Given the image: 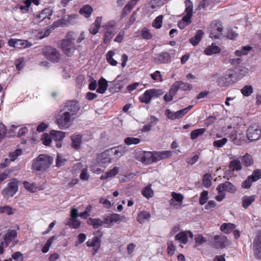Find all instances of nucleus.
<instances>
[{
    "instance_id": "f257e3e1",
    "label": "nucleus",
    "mask_w": 261,
    "mask_h": 261,
    "mask_svg": "<svg viewBox=\"0 0 261 261\" xmlns=\"http://www.w3.org/2000/svg\"><path fill=\"white\" fill-rule=\"evenodd\" d=\"M54 161L53 158L47 154H40L33 161L32 169L44 172L49 168Z\"/></svg>"
},
{
    "instance_id": "f03ea898",
    "label": "nucleus",
    "mask_w": 261,
    "mask_h": 261,
    "mask_svg": "<svg viewBox=\"0 0 261 261\" xmlns=\"http://www.w3.org/2000/svg\"><path fill=\"white\" fill-rule=\"evenodd\" d=\"M237 190V188L230 181H226L220 184L216 188L218 194L216 196L215 199L218 202H221L225 199L226 192L234 194Z\"/></svg>"
},
{
    "instance_id": "7ed1b4c3",
    "label": "nucleus",
    "mask_w": 261,
    "mask_h": 261,
    "mask_svg": "<svg viewBox=\"0 0 261 261\" xmlns=\"http://www.w3.org/2000/svg\"><path fill=\"white\" fill-rule=\"evenodd\" d=\"M75 39V33L72 32H70L67 34L65 39L62 41V49L64 54L67 56H72L76 50V47L74 43Z\"/></svg>"
},
{
    "instance_id": "20e7f679",
    "label": "nucleus",
    "mask_w": 261,
    "mask_h": 261,
    "mask_svg": "<svg viewBox=\"0 0 261 261\" xmlns=\"http://www.w3.org/2000/svg\"><path fill=\"white\" fill-rule=\"evenodd\" d=\"M186 9L185 11V15L182 20L178 22V27L180 29H184L187 25L191 23V19L193 16V3L190 0L185 1Z\"/></svg>"
},
{
    "instance_id": "39448f33",
    "label": "nucleus",
    "mask_w": 261,
    "mask_h": 261,
    "mask_svg": "<svg viewBox=\"0 0 261 261\" xmlns=\"http://www.w3.org/2000/svg\"><path fill=\"white\" fill-rule=\"evenodd\" d=\"M74 119L68 112H61L56 117V124L59 128L61 129H67L69 128L72 124Z\"/></svg>"
},
{
    "instance_id": "423d86ee",
    "label": "nucleus",
    "mask_w": 261,
    "mask_h": 261,
    "mask_svg": "<svg viewBox=\"0 0 261 261\" xmlns=\"http://www.w3.org/2000/svg\"><path fill=\"white\" fill-rule=\"evenodd\" d=\"M19 180L16 178L12 179L7 185L6 188L2 191V194L6 199L13 197L18 191Z\"/></svg>"
},
{
    "instance_id": "0eeeda50",
    "label": "nucleus",
    "mask_w": 261,
    "mask_h": 261,
    "mask_svg": "<svg viewBox=\"0 0 261 261\" xmlns=\"http://www.w3.org/2000/svg\"><path fill=\"white\" fill-rule=\"evenodd\" d=\"M164 92L158 89H151L146 91L143 94L139 97V100L141 102L148 104L151 101L153 98L158 97L162 95Z\"/></svg>"
},
{
    "instance_id": "6e6552de",
    "label": "nucleus",
    "mask_w": 261,
    "mask_h": 261,
    "mask_svg": "<svg viewBox=\"0 0 261 261\" xmlns=\"http://www.w3.org/2000/svg\"><path fill=\"white\" fill-rule=\"evenodd\" d=\"M223 27L221 23L217 20L214 21L210 28V37L213 39H219L222 35Z\"/></svg>"
},
{
    "instance_id": "1a4fd4ad",
    "label": "nucleus",
    "mask_w": 261,
    "mask_h": 261,
    "mask_svg": "<svg viewBox=\"0 0 261 261\" xmlns=\"http://www.w3.org/2000/svg\"><path fill=\"white\" fill-rule=\"evenodd\" d=\"M43 54L48 59L53 62H58L60 59L59 51L51 46H46L43 49Z\"/></svg>"
},
{
    "instance_id": "9d476101",
    "label": "nucleus",
    "mask_w": 261,
    "mask_h": 261,
    "mask_svg": "<svg viewBox=\"0 0 261 261\" xmlns=\"http://www.w3.org/2000/svg\"><path fill=\"white\" fill-rule=\"evenodd\" d=\"M9 46L21 49L29 48L32 46L33 44L27 40L11 38L8 41Z\"/></svg>"
},
{
    "instance_id": "9b49d317",
    "label": "nucleus",
    "mask_w": 261,
    "mask_h": 261,
    "mask_svg": "<svg viewBox=\"0 0 261 261\" xmlns=\"http://www.w3.org/2000/svg\"><path fill=\"white\" fill-rule=\"evenodd\" d=\"M232 76L230 73V69L227 70L218 79L217 81L218 85L220 87H226L231 85L234 83Z\"/></svg>"
},
{
    "instance_id": "f8f14e48",
    "label": "nucleus",
    "mask_w": 261,
    "mask_h": 261,
    "mask_svg": "<svg viewBox=\"0 0 261 261\" xmlns=\"http://www.w3.org/2000/svg\"><path fill=\"white\" fill-rule=\"evenodd\" d=\"M192 106H190L185 109L178 111L177 112H172L170 110H166L165 114L167 117L171 120L179 119L185 116L192 108Z\"/></svg>"
},
{
    "instance_id": "ddd939ff",
    "label": "nucleus",
    "mask_w": 261,
    "mask_h": 261,
    "mask_svg": "<svg viewBox=\"0 0 261 261\" xmlns=\"http://www.w3.org/2000/svg\"><path fill=\"white\" fill-rule=\"evenodd\" d=\"M249 72L248 69L245 66H239L235 70L230 69V73L235 82H238L245 76Z\"/></svg>"
},
{
    "instance_id": "4468645a",
    "label": "nucleus",
    "mask_w": 261,
    "mask_h": 261,
    "mask_svg": "<svg viewBox=\"0 0 261 261\" xmlns=\"http://www.w3.org/2000/svg\"><path fill=\"white\" fill-rule=\"evenodd\" d=\"M80 110V106L79 103L74 101H69L67 103V105L64 108L63 111L64 112H68V115H70L74 119Z\"/></svg>"
},
{
    "instance_id": "2eb2a0df",
    "label": "nucleus",
    "mask_w": 261,
    "mask_h": 261,
    "mask_svg": "<svg viewBox=\"0 0 261 261\" xmlns=\"http://www.w3.org/2000/svg\"><path fill=\"white\" fill-rule=\"evenodd\" d=\"M122 217L117 214H113L106 216L103 219V223L107 227H112L114 223H119L122 220Z\"/></svg>"
},
{
    "instance_id": "dca6fc26",
    "label": "nucleus",
    "mask_w": 261,
    "mask_h": 261,
    "mask_svg": "<svg viewBox=\"0 0 261 261\" xmlns=\"http://www.w3.org/2000/svg\"><path fill=\"white\" fill-rule=\"evenodd\" d=\"M172 198L169 201L170 204L175 208L180 207L182 203L184 197L180 193L172 192L171 193Z\"/></svg>"
},
{
    "instance_id": "f3484780",
    "label": "nucleus",
    "mask_w": 261,
    "mask_h": 261,
    "mask_svg": "<svg viewBox=\"0 0 261 261\" xmlns=\"http://www.w3.org/2000/svg\"><path fill=\"white\" fill-rule=\"evenodd\" d=\"M254 255L258 258H261V231L258 232L252 244Z\"/></svg>"
},
{
    "instance_id": "a211bd4d",
    "label": "nucleus",
    "mask_w": 261,
    "mask_h": 261,
    "mask_svg": "<svg viewBox=\"0 0 261 261\" xmlns=\"http://www.w3.org/2000/svg\"><path fill=\"white\" fill-rule=\"evenodd\" d=\"M112 158L110 150L108 149L98 155L97 162L99 165L111 163L114 161Z\"/></svg>"
},
{
    "instance_id": "6ab92c4d",
    "label": "nucleus",
    "mask_w": 261,
    "mask_h": 261,
    "mask_svg": "<svg viewBox=\"0 0 261 261\" xmlns=\"http://www.w3.org/2000/svg\"><path fill=\"white\" fill-rule=\"evenodd\" d=\"M261 129L258 127H250L247 132V136L250 141H255L260 138Z\"/></svg>"
},
{
    "instance_id": "aec40b11",
    "label": "nucleus",
    "mask_w": 261,
    "mask_h": 261,
    "mask_svg": "<svg viewBox=\"0 0 261 261\" xmlns=\"http://www.w3.org/2000/svg\"><path fill=\"white\" fill-rule=\"evenodd\" d=\"M109 150L114 161L123 156L127 150L126 148L124 146H119Z\"/></svg>"
},
{
    "instance_id": "412c9836",
    "label": "nucleus",
    "mask_w": 261,
    "mask_h": 261,
    "mask_svg": "<svg viewBox=\"0 0 261 261\" xmlns=\"http://www.w3.org/2000/svg\"><path fill=\"white\" fill-rule=\"evenodd\" d=\"M230 138L237 145H242L245 142V135L242 131L231 134Z\"/></svg>"
},
{
    "instance_id": "4be33fe9",
    "label": "nucleus",
    "mask_w": 261,
    "mask_h": 261,
    "mask_svg": "<svg viewBox=\"0 0 261 261\" xmlns=\"http://www.w3.org/2000/svg\"><path fill=\"white\" fill-rule=\"evenodd\" d=\"M188 237L193 238V235L190 231H183L177 233L175 236V239L180 243L186 244L188 241Z\"/></svg>"
},
{
    "instance_id": "5701e85b",
    "label": "nucleus",
    "mask_w": 261,
    "mask_h": 261,
    "mask_svg": "<svg viewBox=\"0 0 261 261\" xmlns=\"http://www.w3.org/2000/svg\"><path fill=\"white\" fill-rule=\"evenodd\" d=\"M170 58V55L167 53H162L156 55L153 58V61L158 64L167 63Z\"/></svg>"
},
{
    "instance_id": "b1692460",
    "label": "nucleus",
    "mask_w": 261,
    "mask_h": 261,
    "mask_svg": "<svg viewBox=\"0 0 261 261\" xmlns=\"http://www.w3.org/2000/svg\"><path fill=\"white\" fill-rule=\"evenodd\" d=\"M154 153L150 151L143 152L141 157V161L144 164H149L155 162L154 159Z\"/></svg>"
},
{
    "instance_id": "393cba45",
    "label": "nucleus",
    "mask_w": 261,
    "mask_h": 261,
    "mask_svg": "<svg viewBox=\"0 0 261 261\" xmlns=\"http://www.w3.org/2000/svg\"><path fill=\"white\" fill-rule=\"evenodd\" d=\"M154 159L155 160V162L166 159L172 156V152L170 150L158 151L154 152Z\"/></svg>"
},
{
    "instance_id": "a878e982",
    "label": "nucleus",
    "mask_w": 261,
    "mask_h": 261,
    "mask_svg": "<svg viewBox=\"0 0 261 261\" xmlns=\"http://www.w3.org/2000/svg\"><path fill=\"white\" fill-rule=\"evenodd\" d=\"M86 243L88 247L93 248L94 254L97 252L100 247V240L99 238L97 237H94L89 239Z\"/></svg>"
},
{
    "instance_id": "bb28decb",
    "label": "nucleus",
    "mask_w": 261,
    "mask_h": 261,
    "mask_svg": "<svg viewBox=\"0 0 261 261\" xmlns=\"http://www.w3.org/2000/svg\"><path fill=\"white\" fill-rule=\"evenodd\" d=\"M220 52V47L215 43H213L211 45L207 46L204 50V54L207 56H212L219 54Z\"/></svg>"
},
{
    "instance_id": "cd10ccee",
    "label": "nucleus",
    "mask_w": 261,
    "mask_h": 261,
    "mask_svg": "<svg viewBox=\"0 0 261 261\" xmlns=\"http://www.w3.org/2000/svg\"><path fill=\"white\" fill-rule=\"evenodd\" d=\"M52 14L53 10L50 8H45L38 15H37L36 18L39 22L46 19L49 20L50 19V16Z\"/></svg>"
},
{
    "instance_id": "c85d7f7f",
    "label": "nucleus",
    "mask_w": 261,
    "mask_h": 261,
    "mask_svg": "<svg viewBox=\"0 0 261 261\" xmlns=\"http://www.w3.org/2000/svg\"><path fill=\"white\" fill-rule=\"evenodd\" d=\"M102 21V17H97L95 20L94 22L93 23L90 27L89 31L90 34L92 35H95L97 34L99 30L101 23Z\"/></svg>"
},
{
    "instance_id": "c756f323",
    "label": "nucleus",
    "mask_w": 261,
    "mask_h": 261,
    "mask_svg": "<svg viewBox=\"0 0 261 261\" xmlns=\"http://www.w3.org/2000/svg\"><path fill=\"white\" fill-rule=\"evenodd\" d=\"M17 232L15 230L8 231L4 237V241L1 243V245L7 247L10 242L17 236Z\"/></svg>"
},
{
    "instance_id": "7c9ffc66",
    "label": "nucleus",
    "mask_w": 261,
    "mask_h": 261,
    "mask_svg": "<svg viewBox=\"0 0 261 261\" xmlns=\"http://www.w3.org/2000/svg\"><path fill=\"white\" fill-rule=\"evenodd\" d=\"M215 242L214 244L216 248H224L227 241V239L224 236H216L214 237Z\"/></svg>"
},
{
    "instance_id": "2f4dec72",
    "label": "nucleus",
    "mask_w": 261,
    "mask_h": 261,
    "mask_svg": "<svg viewBox=\"0 0 261 261\" xmlns=\"http://www.w3.org/2000/svg\"><path fill=\"white\" fill-rule=\"evenodd\" d=\"M119 171L118 167H114L113 169L107 171L103 174L101 175L100 179L101 180H105L109 178H112L116 175Z\"/></svg>"
},
{
    "instance_id": "473e14b6",
    "label": "nucleus",
    "mask_w": 261,
    "mask_h": 261,
    "mask_svg": "<svg viewBox=\"0 0 261 261\" xmlns=\"http://www.w3.org/2000/svg\"><path fill=\"white\" fill-rule=\"evenodd\" d=\"M255 195H245L242 197V206L244 208H248L255 200Z\"/></svg>"
},
{
    "instance_id": "72a5a7b5",
    "label": "nucleus",
    "mask_w": 261,
    "mask_h": 261,
    "mask_svg": "<svg viewBox=\"0 0 261 261\" xmlns=\"http://www.w3.org/2000/svg\"><path fill=\"white\" fill-rule=\"evenodd\" d=\"M51 138L56 141H61L65 137L66 133L59 130H52L50 132Z\"/></svg>"
},
{
    "instance_id": "f704fd0d",
    "label": "nucleus",
    "mask_w": 261,
    "mask_h": 261,
    "mask_svg": "<svg viewBox=\"0 0 261 261\" xmlns=\"http://www.w3.org/2000/svg\"><path fill=\"white\" fill-rule=\"evenodd\" d=\"M236 226L231 223H224L220 226L221 231L224 233H229L234 230Z\"/></svg>"
},
{
    "instance_id": "c9c22d12",
    "label": "nucleus",
    "mask_w": 261,
    "mask_h": 261,
    "mask_svg": "<svg viewBox=\"0 0 261 261\" xmlns=\"http://www.w3.org/2000/svg\"><path fill=\"white\" fill-rule=\"evenodd\" d=\"M92 12L93 8L89 5H85L83 7L80 9L79 11V13L87 18L90 17Z\"/></svg>"
},
{
    "instance_id": "e433bc0d",
    "label": "nucleus",
    "mask_w": 261,
    "mask_h": 261,
    "mask_svg": "<svg viewBox=\"0 0 261 261\" xmlns=\"http://www.w3.org/2000/svg\"><path fill=\"white\" fill-rule=\"evenodd\" d=\"M72 141V147L78 149L80 148L82 143V136L80 135H74L71 138Z\"/></svg>"
},
{
    "instance_id": "4c0bfd02",
    "label": "nucleus",
    "mask_w": 261,
    "mask_h": 261,
    "mask_svg": "<svg viewBox=\"0 0 261 261\" xmlns=\"http://www.w3.org/2000/svg\"><path fill=\"white\" fill-rule=\"evenodd\" d=\"M98 87L97 90V92L99 93L103 94L106 92L108 88V82L105 79L101 78L98 81Z\"/></svg>"
},
{
    "instance_id": "58836bf2",
    "label": "nucleus",
    "mask_w": 261,
    "mask_h": 261,
    "mask_svg": "<svg viewBox=\"0 0 261 261\" xmlns=\"http://www.w3.org/2000/svg\"><path fill=\"white\" fill-rule=\"evenodd\" d=\"M203 32L202 30H198L195 36L194 37H192L190 39V43L194 46H196L197 45L199 42L201 41L203 35Z\"/></svg>"
},
{
    "instance_id": "ea45409f",
    "label": "nucleus",
    "mask_w": 261,
    "mask_h": 261,
    "mask_svg": "<svg viewBox=\"0 0 261 261\" xmlns=\"http://www.w3.org/2000/svg\"><path fill=\"white\" fill-rule=\"evenodd\" d=\"M252 49V47L249 45L244 46L241 48L235 51V55L238 57L247 55L248 53Z\"/></svg>"
},
{
    "instance_id": "a19ab883",
    "label": "nucleus",
    "mask_w": 261,
    "mask_h": 261,
    "mask_svg": "<svg viewBox=\"0 0 261 261\" xmlns=\"http://www.w3.org/2000/svg\"><path fill=\"white\" fill-rule=\"evenodd\" d=\"M150 218V214L149 212L146 211L140 212L137 216V221L140 223H143L146 220H148Z\"/></svg>"
},
{
    "instance_id": "79ce46f5",
    "label": "nucleus",
    "mask_w": 261,
    "mask_h": 261,
    "mask_svg": "<svg viewBox=\"0 0 261 261\" xmlns=\"http://www.w3.org/2000/svg\"><path fill=\"white\" fill-rule=\"evenodd\" d=\"M115 53L113 50L109 51L106 55L107 62L112 66H115L118 64V62L113 58Z\"/></svg>"
},
{
    "instance_id": "37998d69",
    "label": "nucleus",
    "mask_w": 261,
    "mask_h": 261,
    "mask_svg": "<svg viewBox=\"0 0 261 261\" xmlns=\"http://www.w3.org/2000/svg\"><path fill=\"white\" fill-rule=\"evenodd\" d=\"M151 187V185L149 184L142 190V194L146 198L148 199L153 196L154 192Z\"/></svg>"
},
{
    "instance_id": "c03bdc74",
    "label": "nucleus",
    "mask_w": 261,
    "mask_h": 261,
    "mask_svg": "<svg viewBox=\"0 0 261 261\" xmlns=\"http://www.w3.org/2000/svg\"><path fill=\"white\" fill-rule=\"evenodd\" d=\"M24 188L31 193H35L37 191V186L35 183H30L24 181L23 182Z\"/></svg>"
},
{
    "instance_id": "a18cd8bd",
    "label": "nucleus",
    "mask_w": 261,
    "mask_h": 261,
    "mask_svg": "<svg viewBox=\"0 0 261 261\" xmlns=\"http://www.w3.org/2000/svg\"><path fill=\"white\" fill-rule=\"evenodd\" d=\"M87 223L88 224L93 226V228H97L102 225L103 221L100 219L89 218Z\"/></svg>"
},
{
    "instance_id": "49530a36",
    "label": "nucleus",
    "mask_w": 261,
    "mask_h": 261,
    "mask_svg": "<svg viewBox=\"0 0 261 261\" xmlns=\"http://www.w3.org/2000/svg\"><path fill=\"white\" fill-rule=\"evenodd\" d=\"M56 239V237L54 236L50 238L46 242V243L45 244V245L43 246L42 248L41 251L43 253H47L49 250V248L52 245L53 242L54 240Z\"/></svg>"
},
{
    "instance_id": "de8ad7c7",
    "label": "nucleus",
    "mask_w": 261,
    "mask_h": 261,
    "mask_svg": "<svg viewBox=\"0 0 261 261\" xmlns=\"http://www.w3.org/2000/svg\"><path fill=\"white\" fill-rule=\"evenodd\" d=\"M66 225L72 228L77 229L80 227L81 222L77 219L69 218Z\"/></svg>"
},
{
    "instance_id": "09e8293b",
    "label": "nucleus",
    "mask_w": 261,
    "mask_h": 261,
    "mask_svg": "<svg viewBox=\"0 0 261 261\" xmlns=\"http://www.w3.org/2000/svg\"><path fill=\"white\" fill-rule=\"evenodd\" d=\"M116 33V30H106V32L105 33L104 43H107L109 42L112 39Z\"/></svg>"
},
{
    "instance_id": "8fccbe9b",
    "label": "nucleus",
    "mask_w": 261,
    "mask_h": 261,
    "mask_svg": "<svg viewBox=\"0 0 261 261\" xmlns=\"http://www.w3.org/2000/svg\"><path fill=\"white\" fill-rule=\"evenodd\" d=\"M242 94L246 97L250 96L253 92V89L251 85H246L241 89Z\"/></svg>"
},
{
    "instance_id": "3c124183",
    "label": "nucleus",
    "mask_w": 261,
    "mask_h": 261,
    "mask_svg": "<svg viewBox=\"0 0 261 261\" xmlns=\"http://www.w3.org/2000/svg\"><path fill=\"white\" fill-rule=\"evenodd\" d=\"M78 15L77 14H71L65 15L63 20L68 23L72 24L74 23L75 20L77 18Z\"/></svg>"
},
{
    "instance_id": "603ef678",
    "label": "nucleus",
    "mask_w": 261,
    "mask_h": 261,
    "mask_svg": "<svg viewBox=\"0 0 261 261\" xmlns=\"http://www.w3.org/2000/svg\"><path fill=\"white\" fill-rule=\"evenodd\" d=\"M213 178L210 174L206 173L203 175V184L205 187L208 188L212 185Z\"/></svg>"
},
{
    "instance_id": "864d4df0",
    "label": "nucleus",
    "mask_w": 261,
    "mask_h": 261,
    "mask_svg": "<svg viewBox=\"0 0 261 261\" xmlns=\"http://www.w3.org/2000/svg\"><path fill=\"white\" fill-rule=\"evenodd\" d=\"M140 142V140L137 138L127 137L124 140V143L127 145H136Z\"/></svg>"
},
{
    "instance_id": "5fc2aeb1",
    "label": "nucleus",
    "mask_w": 261,
    "mask_h": 261,
    "mask_svg": "<svg viewBox=\"0 0 261 261\" xmlns=\"http://www.w3.org/2000/svg\"><path fill=\"white\" fill-rule=\"evenodd\" d=\"M205 132V128H199L192 131L191 133V139L195 140L199 136L202 135Z\"/></svg>"
},
{
    "instance_id": "6e6d98bb",
    "label": "nucleus",
    "mask_w": 261,
    "mask_h": 261,
    "mask_svg": "<svg viewBox=\"0 0 261 261\" xmlns=\"http://www.w3.org/2000/svg\"><path fill=\"white\" fill-rule=\"evenodd\" d=\"M208 199V192L207 191H203L201 194L199 198V204L203 205L206 203Z\"/></svg>"
},
{
    "instance_id": "4d7b16f0",
    "label": "nucleus",
    "mask_w": 261,
    "mask_h": 261,
    "mask_svg": "<svg viewBox=\"0 0 261 261\" xmlns=\"http://www.w3.org/2000/svg\"><path fill=\"white\" fill-rule=\"evenodd\" d=\"M90 174L88 172V169L87 168H83L81 170L80 177L81 180L83 181H88L90 178Z\"/></svg>"
},
{
    "instance_id": "13d9d810",
    "label": "nucleus",
    "mask_w": 261,
    "mask_h": 261,
    "mask_svg": "<svg viewBox=\"0 0 261 261\" xmlns=\"http://www.w3.org/2000/svg\"><path fill=\"white\" fill-rule=\"evenodd\" d=\"M242 162L243 164L246 166H251L253 164V160L251 156L247 153L243 156Z\"/></svg>"
},
{
    "instance_id": "bf43d9fd",
    "label": "nucleus",
    "mask_w": 261,
    "mask_h": 261,
    "mask_svg": "<svg viewBox=\"0 0 261 261\" xmlns=\"http://www.w3.org/2000/svg\"><path fill=\"white\" fill-rule=\"evenodd\" d=\"M254 179L251 176H249L242 183V187L244 189H249L251 187L252 183L254 182Z\"/></svg>"
},
{
    "instance_id": "052dcab7",
    "label": "nucleus",
    "mask_w": 261,
    "mask_h": 261,
    "mask_svg": "<svg viewBox=\"0 0 261 261\" xmlns=\"http://www.w3.org/2000/svg\"><path fill=\"white\" fill-rule=\"evenodd\" d=\"M163 18V15H160L156 17L152 23V26L156 29L161 28L162 25Z\"/></svg>"
},
{
    "instance_id": "680f3d73",
    "label": "nucleus",
    "mask_w": 261,
    "mask_h": 261,
    "mask_svg": "<svg viewBox=\"0 0 261 261\" xmlns=\"http://www.w3.org/2000/svg\"><path fill=\"white\" fill-rule=\"evenodd\" d=\"M51 139L50 135L49 136L48 134L45 133L43 134L41 140L44 145L49 146L51 143Z\"/></svg>"
},
{
    "instance_id": "e2e57ef3",
    "label": "nucleus",
    "mask_w": 261,
    "mask_h": 261,
    "mask_svg": "<svg viewBox=\"0 0 261 261\" xmlns=\"http://www.w3.org/2000/svg\"><path fill=\"white\" fill-rule=\"evenodd\" d=\"M227 139L226 138H224L220 140H215L213 142V145L215 147L220 148L222 147L224 145L226 144Z\"/></svg>"
},
{
    "instance_id": "0e129e2a",
    "label": "nucleus",
    "mask_w": 261,
    "mask_h": 261,
    "mask_svg": "<svg viewBox=\"0 0 261 261\" xmlns=\"http://www.w3.org/2000/svg\"><path fill=\"white\" fill-rule=\"evenodd\" d=\"M92 209V206L89 205L85 209V211L80 213L79 216L82 218L86 219L90 216V212Z\"/></svg>"
},
{
    "instance_id": "69168bd1",
    "label": "nucleus",
    "mask_w": 261,
    "mask_h": 261,
    "mask_svg": "<svg viewBox=\"0 0 261 261\" xmlns=\"http://www.w3.org/2000/svg\"><path fill=\"white\" fill-rule=\"evenodd\" d=\"M139 0H130L128 4L124 7L123 11L124 13L129 12L133 7L137 4Z\"/></svg>"
},
{
    "instance_id": "338daca9",
    "label": "nucleus",
    "mask_w": 261,
    "mask_h": 261,
    "mask_svg": "<svg viewBox=\"0 0 261 261\" xmlns=\"http://www.w3.org/2000/svg\"><path fill=\"white\" fill-rule=\"evenodd\" d=\"M195 241L196 246H199L206 242V239L201 234H197L195 237Z\"/></svg>"
},
{
    "instance_id": "774afa93",
    "label": "nucleus",
    "mask_w": 261,
    "mask_h": 261,
    "mask_svg": "<svg viewBox=\"0 0 261 261\" xmlns=\"http://www.w3.org/2000/svg\"><path fill=\"white\" fill-rule=\"evenodd\" d=\"M230 166L233 170H240L241 169V164L239 161L233 160L230 162Z\"/></svg>"
}]
</instances>
